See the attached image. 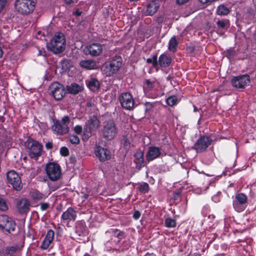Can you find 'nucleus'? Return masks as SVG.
<instances>
[{
	"mask_svg": "<svg viewBox=\"0 0 256 256\" xmlns=\"http://www.w3.org/2000/svg\"><path fill=\"white\" fill-rule=\"evenodd\" d=\"M24 146L30 158L36 160H38L44 152L42 144L30 136L25 141Z\"/></svg>",
	"mask_w": 256,
	"mask_h": 256,
	"instance_id": "nucleus-1",
	"label": "nucleus"
},
{
	"mask_svg": "<svg viewBox=\"0 0 256 256\" xmlns=\"http://www.w3.org/2000/svg\"><path fill=\"white\" fill-rule=\"evenodd\" d=\"M66 46L65 36L61 32H56L46 44L48 49L55 54L62 52L66 48Z\"/></svg>",
	"mask_w": 256,
	"mask_h": 256,
	"instance_id": "nucleus-2",
	"label": "nucleus"
},
{
	"mask_svg": "<svg viewBox=\"0 0 256 256\" xmlns=\"http://www.w3.org/2000/svg\"><path fill=\"white\" fill-rule=\"evenodd\" d=\"M36 2V0H16L14 7L18 13L22 15H28L34 12Z\"/></svg>",
	"mask_w": 256,
	"mask_h": 256,
	"instance_id": "nucleus-3",
	"label": "nucleus"
},
{
	"mask_svg": "<svg viewBox=\"0 0 256 256\" xmlns=\"http://www.w3.org/2000/svg\"><path fill=\"white\" fill-rule=\"evenodd\" d=\"M100 123V120L96 116H93L89 118L84 126L82 141L86 142L88 140L92 135V132L96 131L98 128Z\"/></svg>",
	"mask_w": 256,
	"mask_h": 256,
	"instance_id": "nucleus-4",
	"label": "nucleus"
},
{
	"mask_svg": "<svg viewBox=\"0 0 256 256\" xmlns=\"http://www.w3.org/2000/svg\"><path fill=\"white\" fill-rule=\"evenodd\" d=\"M122 58L116 55L112 58L108 64H105L103 66V72L106 76H110L116 74L122 65Z\"/></svg>",
	"mask_w": 256,
	"mask_h": 256,
	"instance_id": "nucleus-5",
	"label": "nucleus"
},
{
	"mask_svg": "<svg viewBox=\"0 0 256 256\" xmlns=\"http://www.w3.org/2000/svg\"><path fill=\"white\" fill-rule=\"evenodd\" d=\"M248 204V197L243 192L236 193L232 196V206L238 212L244 211Z\"/></svg>",
	"mask_w": 256,
	"mask_h": 256,
	"instance_id": "nucleus-6",
	"label": "nucleus"
},
{
	"mask_svg": "<svg viewBox=\"0 0 256 256\" xmlns=\"http://www.w3.org/2000/svg\"><path fill=\"white\" fill-rule=\"evenodd\" d=\"M47 176L52 181H56L61 176L62 171L60 166L56 162H50L45 167Z\"/></svg>",
	"mask_w": 256,
	"mask_h": 256,
	"instance_id": "nucleus-7",
	"label": "nucleus"
},
{
	"mask_svg": "<svg viewBox=\"0 0 256 256\" xmlns=\"http://www.w3.org/2000/svg\"><path fill=\"white\" fill-rule=\"evenodd\" d=\"M6 176L8 183L10 184L15 190L20 191L22 189L23 185L21 178L15 170H8Z\"/></svg>",
	"mask_w": 256,
	"mask_h": 256,
	"instance_id": "nucleus-8",
	"label": "nucleus"
},
{
	"mask_svg": "<svg viewBox=\"0 0 256 256\" xmlns=\"http://www.w3.org/2000/svg\"><path fill=\"white\" fill-rule=\"evenodd\" d=\"M102 136L107 140H113L118 132L116 124L112 120L106 122L102 130Z\"/></svg>",
	"mask_w": 256,
	"mask_h": 256,
	"instance_id": "nucleus-9",
	"label": "nucleus"
},
{
	"mask_svg": "<svg viewBox=\"0 0 256 256\" xmlns=\"http://www.w3.org/2000/svg\"><path fill=\"white\" fill-rule=\"evenodd\" d=\"M212 140L210 136L201 135L196 140L192 148L198 153L205 152L208 148L212 144Z\"/></svg>",
	"mask_w": 256,
	"mask_h": 256,
	"instance_id": "nucleus-10",
	"label": "nucleus"
},
{
	"mask_svg": "<svg viewBox=\"0 0 256 256\" xmlns=\"http://www.w3.org/2000/svg\"><path fill=\"white\" fill-rule=\"evenodd\" d=\"M49 90L50 94L56 100H62L66 94L64 86L58 82L52 83L49 87Z\"/></svg>",
	"mask_w": 256,
	"mask_h": 256,
	"instance_id": "nucleus-11",
	"label": "nucleus"
},
{
	"mask_svg": "<svg viewBox=\"0 0 256 256\" xmlns=\"http://www.w3.org/2000/svg\"><path fill=\"white\" fill-rule=\"evenodd\" d=\"M120 105L125 110H132L134 105V100L132 95L128 92L120 94L118 97Z\"/></svg>",
	"mask_w": 256,
	"mask_h": 256,
	"instance_id": "nucleus-12",
	"label": "nucleus"
},
{
	"mask_svg": "<svg viewBox=\"0 0 256 256\" xmlns=\"http://www.w3.org/2000/svg\"><path fill=\"white\" fill-rule=\"evenodd\" d=\"M250 82V76L247 74L234 76L230 80L232 86L236 88H244L249 85Z\"/></svg>",
	"mask_w": 256,
	"mask_h": 256,
	"instance_id": "nucleus-13",
	"label": "nucleus"
},
{
	"mask_svg": "<svg viewBox=\"0 0 256 256\" xmlns=\"http://www.w3.org/2000/svg\"><path fill=\"white\" fill-rule=\"evenodd\" d=\"M0 228L8 232H14L16 228L15 222L6 215H0Z\"/></svg>",
	"mask_w": 256,
	"mask_h": 256,
	"instance_id": "nucleus-14",
	"label": "nucleus"
},
{
	"mask_svg": "<svg viewBox=\"0 0 256 256\" xmlns=\"http://www.w3.org/2000/svg\"><path fill=\"white\" fill-rule=\"evenodd\" d=\"M53 124L52 130L54 134L62 136L66 134L69 132V128L67 124H62L60 120L56 118H52Z\"/></svg>",
	"mask_w": 256,
	"mask_h": 256,
	"instance_id": "nucleus-15",
	"label": "nucleus"
},
{
	"mask_svg": "<svg viewBox=\"0 0 256 256\" xmlns=\"http://www.w3.org/2000/svg\"><path fill=\"white\" fill-rule=\"evenodd\" d=\"M94 154L100 162H104L111 158L110 151L108 148L100 146L95 147Z\"/></svg>",
	"mask_w": 256,
	"mask_h": 256,
	"instance_id": "nucleus-16",
	"label": "nucleus"
},
{
	"mask_svg": "<svg viewBox=\"0 0 256 256\" xmlns=\"http://www.w3.org/2000/svg\"><path fill=\"white\" fill-rule=\"evenodd\" d=\"M85 50L86 53L93 56H99L102 52V46L96 42L87 46Z\"/></svg>",
	"mask_w": 256,
	"mask_h": 256,
	"instance_id": "nucleus-17",
	"label": "nucleus"
},
{
	"mask_svg": "<svg viewBox=\"0 0 256 256\" xmlns=\"http://www.w3.org/2000/svg\"><path fill=\"white\" fill-rule=\"evenodd\" d=\"M30 202L28 199L20 200L16 204L18 212L20 214H27L30 210Z\"/></svg>",
	"mask_w": 256,
	"mask_h": 256,
	"instance_id": "nucleus-18",
	"label": "nucleus"
},
{
	"mask_svg": "<svg viewBox=\"0 0 256 256\" xmlns=\"http://www.w3.org/2000/svg\"><path fill=\"white\" fill-rule=\"evenodd\" d=\"M54 236V232L53 230L50 229L48 230L46 236L43 240L40 246V248L42 250H47L53 242Z\"/></svg>",
	"mask_w": 256,
	"mask_h": 256,
	"instance_id": "nucleus-19",
	"label": "nucleus"
},
{
	"mask_svg": "<svg viewBox=\"0 0 256 256\" xmlns=\"http://www.w3.org/2000/svg\"><path fill=\"white\" fill-rule=\"evenodd\" d=\"M161 152L158 147L155 146H150L146 154V158L149 162L152 161L158 158Z\"/></svg>",
	"mask_w": 256,
	"mask_h": 256,
	"instance_id": "nucleus-20",
	"label": "nucleus"
},
{
	"mask_svg": "<svg viewBox=\"0 0 256 256\" xmlns=\"http://www.w3.org/2000/svg\"><path fill=\"white\" fill-rule=\"evenodd\" d=\"M216 28L221 34H224L230 26V20L226 18H218L216 22Z\"/></svg>",
	"mask_w": 256,
	"mask_h": 256,
	"instance_id": "nucleus-21",
	"label": "nucleus"
},
{
	"mask_svg": "<svg viewBox=\"0 0 256 256\" xmlns=\"http://www.w3.org/2000/svg\"><path fill=\"white\" fill-rule=\"evenodd\" d=\"M76 212L74 208H68L66 210L63 212L61 218L64 220L74 221L76 218Z\"/></svg>",
	"mask_w": 256,
	"mask_h": 256,
	"instance_id": "nucleus-22",
	"label": "nucleus"
},
{
	"mask_svg": "<svg viewBox=\"0 0 256 256\" xmlns=\"http://www.w3.org/2000/svg\"><path fill=\"white\" fill-rule=\"evenodd\" d=\"M172 59L170 56L165 54H161L158 60V65L162 68L168 67L172 63Z\"/></svg>",
	"mask_w": 256,
	"mask_h": 256,
	"instance_id": "nucleus-23",
	"label": "nucleus"
},
{
	"mask_svg": "<svg viewBox=\"0 0 256 256\" xmlns=\"http://www.w3.org/2000/svg\"><path fill=\"white\" fill-rule=\"evenodd\" d=\"M80 66L86 70H96L98 67L96 62L92 60H82L80 62Z\"/></svg>",
	"mask_w": 256,
	"mask_h": 256,
	"instance_id": "nucleus-24",
	"label": "nucleus"
},
{
	"mask_svg": "<svg viewBox=\"0 0 256 256\" xmlns=\"http://www.w3.org/2000/svg\"><path fill=\"white\" fill-rule=\"evenodd\" d=\"M86 83L88 88L94 92L98 90L100 88L99 81L94 78H92L90 80H86Z\"/></svg>",
	"mask_w": 256,
	"mask_h": 256,
	"instance_id": "nucleus-25",
	"label": "nucleus"
},
{
	"mask_svg": "<svg viewBox=\"0 0 256 256\" xmlns=\"http://www.w3.org/2000/svg\"><path fill=\"white\" fill-rule=\"evenodd\" d=\"M84 88L76 83H72L70 86H67V90L68 93L76 94L83 90Z\"/></svg>",
	"mask_w": 256,
	"mask_h": 256,
	"instance_id": "nucleus-26",
	"label": "nucleus"
},
{
	"mask_svg": "<svg viewBox=\"0 0 256 256\" xmlns=\"http://www.w3.org/2000/svg\"><path fill=\"white\" fill-rule=\"evenodd\" d=\"M17 250V247L14 246H7L0 250V255L2 256H14Z\"/></svg>",
	"mask_w": 256,
	"mask_h": 256,
	"instance_id": "nucleus-27",
	"label": "nucleus"
},
{
	"mask_svg": "<svg viewBox=\"0 0 256 256\" xmlns=\"http://www.w3.org/2000/svg\"><path fill=\"white\" fill-rule=\"evenodd\" d=\"M134 162L136 164V168H140L143 166L144 162V153L142 152H137L134 154Z\"/></svg>",
	"mask_w": 256,
	"mask_h": 256,
	"instance_id": "nucleus-28",
	"label": "nucleus"
},
{
	"mask_svg": "<svg viewBox=\"0 0 256 256\" xmlns=\"http://www.w3.org/2000/svg\"><path fill=\"white\" fill-rule=\"evenodd\" d=\"M106 234H110L119 240H122L126 236V233L118 228H110L106 232Z\"/></svg>",
	"mask_w": 256,
	"mask_h": 256,
	"instance_id": "nucleus-29",
	"label": "nucleus"
},
{
	"mask_svg": "<svg viewBox=\"0 0 256 256\" xmlns=\"http://www.w3.org/2000/svg\"><path fill=\"white\" fill-rule=\"evenodd\" d=\"M159 6L154 1H152L146 8V12L149 16L154 15L158 10Z\"/></svg>",
	"mask_w": 256,
	"mask_h": 256,
	"instance_id": "nucleus-30",
	"label": "nucleus"
},
{
	"mask_svg": "<svg viewBox=\"0 0 256 256\" xmlns=\"http://www.w3.org/2000/svg\"><path fill=\"white\" fill-rule=\"evenodd\" d=\"M32 200L34 201H38L46 198L45 195L37 190H34L30 194Z\"/></svg>",
	"mask_w": 256,
	"mask_h": 256,
	"instance_id": "nucleus-31",
	"label": "nucleus"
},
{
	"mask_svg": "<svg viewBox=\"0 0 256 256\" xmlns=\"http://www.w3.org/2000/svg\"><path fill=\"white\" fill-rule=\"evenodd\" d=\"M230 12V8L224 4H220L216 8V13L220 16H226Z\"/></svg>",
	"mask_w": 256,
	"mask_h": 256,
	"instance_id": "nucleus-32",
	"label": "nucleus"
},
{
	"mask_svg": "<svg viewBox=\"0 0 256 256\" xmlns=\"http://www.w3.org/2000/svg\"><path fill=\"white\" fill-rule=\"evenodd\" d=\"M178 44V42L176 40V37L175 36H174L169 40L168 50L171 52H176L177 50Z\"/></svg>",
	"mask_w": 256,
	"mask_h": 256,
	"instance_id": "nucleus-33",
	"label": "nucleus"
},
{
	"mask_svg": "<svg viewBox=\"0 0 256 256\" xmlns=\"http://www.w3.org/2000/svg\"><path fill=\"white\" fill-rule=\"evenodd\" d=\"M137 188L140 193L146 194L150 190V186L147 182H141L138 184V186Z\"/></svg>",
	"mask_w": 256,
	"mask_h": 256,
	"instance_id": "nucleus-34",
	"label": "nucleus"
},
{
	"mask_svg": "<svg viewBox=\"0 0 256 256\" xmlns=\"http://www.w3.org/2000/svg\"><path fill=\"white\" fill-rule=\"evenodd\" d=\"M60 65L62 66V70L64 72L68 71L70 70V68L72 67V63L70 60L68 59H64L60 62Z\"/></svg>",
	"mask_w": 256,
	"mask_h": 256,
	"instance_id": "nucleus-35",
	"label": "nucleus"
},
{
	"mask_svg": "<svg viewBox=\"0 0 256 256\" xmlns=\"http://www.w3.org/2000/svg\"><path fill=\"white\" fill-rule=\"evenodd\" d=\"M164 225L168 228H175L176 226V220L170 218H167L164 220Z\"/></svg>",
	"mask_w": 256,
	"mask_h": 256,
	"instance_id": "nucleus-36",
	"label": "nucleus"
},
{
	"mask_svg": "<svg viewBox=\"0 0 256 256\" xmlns=\"http://www.w3.org/2000/svg\"><path fill=\"white\" fill-rule=\"evenodd\" d=\"M178 101V98L176 96H170L166 99V103L170 106H172L176 104Z\"/></svg>",
	"mask_w": 256,
	"mask_h": 256,
	"instance_id": "nucleus-37",
	"label": "nucleus"
},
{
	"mask_svg": "<svg viewBox=\"0 0 256 256\" xmlns=\"http://www.w3.org/2000/svg\"><path fill=\"white\" fill-rule=\"evenodd\" d=\"M154 83L155 82H152L150 79H146L144 82V89L147 91L152 90L154 86Z\"/></svg>",
	"mask_w": 256,
	"mask_h": 256,
	"instance_id": "nucleus-38",
	"label": "nucleus"
},
{
	"mask_svg": "<svg viewBox=\"0 0 256 256\" xmlns=\"http://www.w3.org/2000/svg\"><path fill=\"white\" fill-rule=\"evenodd\" d=\"M146 62L148 64H152L154 68H156L158 66L157 54H154L152 58H147Z\"/></svg>",
	"mask_w": 256,
	"mask_h": 256,
	"instance_id": "nucleus-39",
	"label": "nucleus"
},
{
	"mask_svg": "<svg viewBox=\"0 0 256 256\" xmlns=\"http://www.w3.org/2000/svg\"><path fill=\"white\" fill-rule=\"evenodd\" d=\"M236 54V51L232 48H230L225 51V56L229 60L233 58Z\"/></svg>",
	"mask_w": 256,
	"mask_h": 256,
	"instance_id": "nucleus-40",
	"label": "nucleus"
},
{
	"mask_svg": "<svg viewBox=\"0 0 256 256\" xmlns=\"http://www.w3.org/2000/svg\"><path fill=\"white\" fill-rule=\"evenodd\" d=\"M8 210V206L6 202L0 195V210L6 211Z\"/></svg>",
	"mask_w": 256,
	"mask_h": 256,
	"instance_id": "nucleus-41",
	"label": "nucleus"
},
{
	"mask_svg": "<svg viewBox=\"0 0 256 256\" xmlns=\"http://www.w3.org/2000/svg\"><path fill=\"white\" fill-rule=\"evenodd\" d=\"M130 247V244L129 240H124L121 246H120V250L124 252L128 250Z\"/></svg>",
	"mask_w": 256,
	"mask_h": 256,
	"instance_id": "nucleus-42",
	"label": "nucleus"
},
{
	"mask_svg": "<svg viewBox=\"0 0 256 256\" xmlns=\"http://www.w3.org/2000/svg\"><path fill=\"white\" fill-rule=\"evenodd\" d=\"M70 141L73 144H78L80 143V140L78 136L72 134L70 136Z\"/></svg>",
	"mask_w": 256,
	"mask_h": 256,
	"instance_id": "nucleus-43",
	"label": "nucleus"
},
{
	"mask_svg": "<svg viewBox=\"0 0 256 256\" xmlns=\"http://www.w3.org/2000/svg\"><path fill=\"white\" fill-rule=\"evenodd\" d=\"M60 154L63 156H66L69 154V150L66 146L62 147L60 149Z\"/></svg>",
	"mask_w": 256,
	"mask_h": 256,
	"instance_id": "nucleus-44",
	"label": "nucleus"
},
{
	"mask_svg": "<svg viewBox=\"0 0 256 256\" xmlns=\"http://www.w3.org/2000/svg\"><path fill=\"white\" fill-rule=\"evenodd\" d=\"M74 132L76 133L77 134H83L82 128L80 125H76L74 128Z\"/></svg>",
	"mask_w": 256,
	"mask_h": 256,
	"instance_id": "nucleus-45",
	"label": "nucleus"
},
{
	"mask_svg": "<svg viewBox=\"0 0 256 256\" xmlns=\"http://www.w3.org/2000/svg\"><path fill=\"white\" fill-rule=\"evenodd\" d=\"M70 117L68 116H64L60 121L62 122V124H67L70 122Z\"/></svg>",
	"mask_w": 256,
	"mask_h": 256,
	"instance_id": "nucleus-46",
	"label": "nucleus"
},
{
	"mask_svg": "<svg viewBox=\"0 0 256 256\" xmlns=\"http://www.w3.org/2000/svg\"><path fill=\"white\" fill-rule=\"evenodd\" d=\"M141 214L140 212L138 210H136L134 211V213L132 215V218L135 220H138L140 218V216Z\"/></svg>",
	"mask_w": 256,
	"mask_h": 256,
	"instance_id": "nucleus-47",
	"label": "nucleus"
},
{
	"mask_svg": "<svg viewBox=\"0 0 256 256\" xmlns=\"http://www.w3.org/2000/svg\"><path fill=\"white\" fill-rule=\"evenodd\" d=\"M198 2L203 4H206L208 6L212 2L216 0H198Z\"/></svg>",
	"mask_w": 256,
	"mask_h": 256,
	"instance_id": "nucleus-48",
	"label": "nucleus"
},
{
	"mask_svg": "<svg viewBox=\"0 0 256 256\" xmlns=\"http://www.w3.org/2000/svg\"><path fill=\"white\" fill-rule=\"evenodd\" d=\"M50 206V204L48 202H44L40 204V210H47Z\"/></svg>",
	"mask_w": 256,
	"mask_h": 256,
	"instance_id": "nucleus-49",
	"label": "nucleus"
},
{
	"mask_svg": "<svg viewBox=\"0 0 256 256\" xmlns=\"http://www.w3.org/2000/svg\"><path fill=\"white\" fill-rule=\"evenodd\" d=\"M6 2L7 0H0V13L2 12V10L4 8Z\"/></svg>",
	"mask_w": 256,
	"mask_h": 256,
	"instance_id": "nucleus-50",
	"label": "nucleus"
},
{
	"mask_svg": "<svg viewBox=\"0 0 256 256\" xmlns=\"http://www.w3.org/2000/svg\"><path fill=\"white\" fill-rule=\"evenodd\" d=\"M45 146L47 150H52L53 148V143L52 142H48L46 144Z\"/></svg>",
	"mask_w": 256,
	"mask_h": 256,
	"instance_id": "nucleus-51",
	"label": "nucleus"
},
{
	"mask_svg": "<svg viewBox=\"0 0 256 256\" xmlns=\"http://www.w3.org/2000/svg\"><path fill=\"white\" fill-rule=\"evenodd\" d=\"M130 141L127 138H124V146L126 148H127L128 147H129L130 146Z\"/></svg>",
	"mask_w": 256,
	"mask_h": 256,
	"instance_id": "nucleus-52",
	"label": "nucleus"
},
{
	"mask_svg": "<svg viewBox=\"0 0 256 256\" xmlns=\"http://www.w3.org/2000/svg\"><path fill=\"white\" fill-rule=\"evenodd\" d=\"M164 18L162 16H158L156 18V22L158 24H162L164 21Z\"/></svg>",
	"mask_w": 256,
	"mask_h": 256,
	"instance_id": "nucleus-53",
	"label": "nucleus"
},
{
	"mask_svg": "<svg viewBox=\"0 0 256 256\" xmlns=\"http://www.w3.org/2000/svg\"><path fill=\"white\" fill-rule=\"evenodd\" d=\"M46 54V52L44 48L39 49L38 50V56H45Z\"/></svg>",
	"mask_w": 256,
	"mask_h": 256,
	"instance_id": "nucleus-54",
	"label": "nucleus"
},
{
	"mask_svg": "<svg viewBox=\"0 0 256 256\" xmlns=\"http://www.w3.org/2000/svg\"><path fill=\"white\" fill-rule=\"evenodd\" d=\"M189 0H176V4L180 5L184 4L186 2H188Z\"/></svg>",
	"mask_w": 256,
	"mask_h": 256,
	"instance_id": "nucleus-55",
	"label": "nucleus"
},
{
	"mask_svg": "<svg viewBox=\"0 0 256 256\" xmlns=\"http://www.w3.org/2000/svg\"><path fill=\"white\" fill-rule=\"evenodd\" d=\"M82 12H80L79 10L76 9V11L73 12V14L76 17L79 16L81 15Z\"/></svg>",
	"mask_w": 256,
	"mask_h": 256,
	"instance_id": "nucleus-56",
	"label": "nucleus"
},
{
	"mask_svg": "<svg viewBox=\"0 0 256 256\" xmlns=\"http://www.w3.org/2000/svg\"><path fill=\"white\" fill-rule=\"evenodd\" d=\"M66 4H70L72 3L76 2L78 0H64Z\"/></svg>",
	"mask_w": 256,
	"mask_h": 256,
	"instance_id": "nucleus-57",
	"label": "nucleus"
},
{
	"mask_svg": "<svg viewBox=\"0 0 256 256\" xmlns=\"http://www.w3.org/2000/svg\"><path fill=\"white\" fill-rule=\"evenodd\" d=\"M3 55V51L2 50V48L0 46V58H1L2 56Z\"/></svg>",
	"mask_w": 256,
	"mask_h": 256,
	"instance_id": "nucleus-58",
	"label": "nucleus"
},
{
	"mask_svg": "<svg viewBox=\"0 0 256 256\" xmlns=\"http://www.w3.org/2000/svg\"><path fill=\"white\" fill-rule=\"evenodd\" d=\"M144 256H156L154 254L147 253Z\"/></svg>",
	"mask_w": 256,
	"mask_h": 256,
	"instance_id": "nucleus-59",
	"label": "nucleus"
},
{
	"mask_svg": "<svg viewBox=\"0 0 256 256\" xmlns=\"http://www.w3.org/2000/svg\"><path fill=\"white\" fill-rule=\"evenodd\" d=\"M198 110V108L195 106H194V112H196Z\"/></svg>",
	"mask_w": 256,
	"mask_h": 256,
	"instance_id": "nucleus-60",
	"label": "nucleus"
},
{
	"mask_svg": "<svg viewBox=\"0 0 256 256\" xmlns=\"http://www.w3.org/2000/svg\"><path fill=\"white\" fill-rule=\"evenodd\" d=\"M83 256H92L90 254H89L88 253H86L84 254V255Z\"/></svg>",
	"mask_w": 256,
	"mask_h": 256,
	"instance_id": "nucleus-61",
	"label": "nucleus"
},
{
	"mask_svg": "<svg viewBox=\"0 0 256 256\" xmlns=\"http://www.w3.org/2000/svg\"><path fill=\"white\" fill-rule=\"evenodd\" d=\"M0 121L3 122L4 121V118L2 116L0 118Z\"/></svg>",
	"mask_w": 256,
	"mask_h": 256,
	"instance_id": "nucleus-62",
	"label": "nucleus"
},
{
	"mask_svg": "<svg viewBox=\"0 0 256 256\" xmlns=\"http://www.w3.org/2000/svg\"><path fill=\"white\" fill-rule=\"evenodd\" d=\"M26 159H27V158H26V157H24V160H26Z\"/></svg>",
	"mask_w": 256,
	"mask_h": 256,
	"instance_id": "nucleus-63",
	"label": "nucleus"
}]
</instances>
